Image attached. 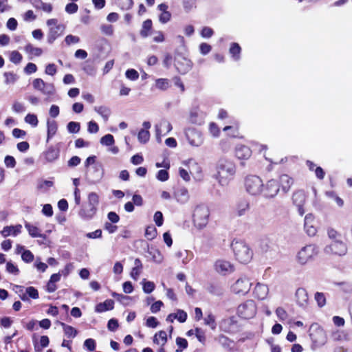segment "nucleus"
I'll return each instance as SVG.
<instances>
[{
    "instance_id": "9b49d317",
    "label": "nucleus",
    "mask_w": 352,
    "mask_h": 352,
    "mask_svg": "<svg viewBox=\"0 0 352 352\" xmlns=\"http://www.w3.org/2000/svg\"><path fill=\"white\" fill-rule=\"evenodd\" d=\"M214 267L218 274L223 276L231 274L234 271V265L230 261L223 258L217 260Z\"/></svg>"
},
{
    "instance_id": "3c124183",
    "label": "nucleus",
    "mask_w": 352,
    "mask_h": 352,
    "mask_svg": "<svg viewBox=\"0 0 352 352\" xmlns=\"http://www.w3.org/2000/svg\"><path fill=\"white\" fill-rule=\"evenodd\" d=\"M6 85L14 84L18 79V76L13 72H5L3 74Z\"/></svg>"
},
{
    "instance_id": "338daca9",
    "label": "nucleus",
    "mask_w": 352,
    "mask_h": 352,
    "mask_svg": "<svg viewBox=\"0 0 352 352\" xmlns=\"http://www.w3.org/2000/svg\"><path fill=\"white\" fill-rule=\"evenodd\" d=\"M21 258L25 263H31L34 260V254L30 250L23 251Z\"/></svg>"
},
{
    "instance_id": "20e7f679",
    "label": "nucleus",
    "mask_w": 352,
    "mask_h": 352,
    "mask_svg": "<svg viewBox=\"0 0 352 352\" xmlns=\"http://www.w3.org/2000/svg\"><path fill=\"white\" fill-rule=\"evenodd\" d=\"M263 183L262 179L256 175L248 176L245 180V188L246 192L252 196L262 194Z\"/></svg>"
},
{
    "instance_id": "1a4fd4ad",
    "label": "nucleus",
    "mask_w": 352,
    "mask_h": 352,
    "mask_svg": "<svg viewBox=\"0 0 352 352\" xmlns=\"http://www.w3.org/2000/svg\"><path fill=\"white\" fill-rule=\"evenodd\" d=\"M280 191L279 182L277 179H272L263 184L262 194L267 199L275 197Z\"/></svg>"
},
{
    "instance_id": "09e8293b",
    "label": "nucleus",
    "mask_w": 352,
    "mask_h": 352,
    "mask_svg": "<svg viewBox=\"0 0 352 352\" xmlns=\"http://www.w3.org/2000/svg\"><path fill=\"white\" fill-rule=\"evenodd\" d=\"M157 229L153 226H148L145 230V236L148 240H153L157 236Z\"/></svg>"
},
{
    "instance_id": "bb28decb",
    "label": "nucleus",
    "mask_w": 352,
    "mask_h": 352,
    "mask_svg": "<svg viewBox=\"0 0 352 352\" xmlns=\"http://www.w3.org/2000/svg\"><path fill=\"white\" fill-rule=\"evenodd\" d=\"M235 155L239 160H247L251 156L252 151L246 146H239L236 148Z\"/></svg>"
},
{
    "instance_id": "79ce46f5",
    "label": "nucleus",
    "mask_w": 352,
    "mask_h": 352,
    "mask_svg": "<svg viewBox=\"0 0 352 352\" xmlns=\"http://www.w3.org/2000/svg\"><path fill=\"white\" fill-rule=\"evenodd\" d=\"M143 292L146 294H151L154 291L155 285L153 282L143 279L142 283Z\"/></svg>"
},
{
    "instance_id": "ea45409f",
    "label": "nucleus",
    "mask_w": 352,
    "mask_h": 352,
    "mask_svg": "<svg viewBox=\"0 0 352 352\" xmlns=\"http://www.w3.org/2000/svg\"><path fill=\"white\" fill-rule=\"evenodd\" d=\"M152 28V21L147 19L142 23V30L140 31V35L142 37H147L149 35V32Z\"/></svg>"
},
{
    "instance_id": "13d9d810",
    "label": "nucleus",
    "mask_w": 352,
    "mask_h": 352,
    "mask_svg": "<svg viewBox=\"0 0 352 352\" xmlns=\"http://www.w3.org/2000/svg\"><path fill=\"white\" fill-rule=\"evenodd\" d=\"M156 178L160 182H166L169 178V174L168 170L162 169L160 170L156 174Z\"/></svg>"
},
{
    "instance_id": "58836bf2",
    "label": "nucleus",
    "mask_w": 352,
    "mask_h": 352,
    "mask_svg": "<svg viewBox=\"0 0 352 352\" xmlns=\"http://www.w3.org/2000/svg\"><path fill=\"white\" fill-rule=\"evenodd\" d=\"M87 204L97 208L99 204V195L95 192L89 193L87 196Z\"/></svg>"
},
{
    "instance_id": "ddd939ff",
    "label": "nucleus",
    "mask_w": 352,
    "mask_h": 352,
    "mask_svg": "<svg viewBox=\"0 0 352 352\" xmlns=\"http://www.w3.org/2000/svg\"><path fill=\"white\" fill-rule=\"evenodd\" d=\"M156 138L158 142H162V138L171 131L173 126L171 123L166 120H160L155 125Z\"/></svg>"
},
{
    "instance_id": "8fccbe9b",
    "label": "nucleus",
    "mask_w": 352,
    "mask_h": 352,
    "mask_svg": "<svg viewBox=\"0 0 352 352\" xmlns=\"http://www.w3.org/2000/svg\"><path fill=\"white\" fill-rule=\"evenodd\" d=\"M155 87L160 90H166L169 87V80L166 78H158L155 80Z\"/></svg>"
},
{
    "instance_id": "7ed1b4c3",
    "label": "nucleus",
    "mask_w": 352,
    "mask_h": 352,
    "mask_svg": "<svg viewBox=\"0 0 352 352\" xmlns=\"http://www.w3.org/2000/svg\"><path fill=\"white\" fill-rule=\"evenodd\" d=\"M235 259L242 264L249 263L253 258L254 252L248 244L243 241H234L232 244Z\"/></svg>"
},
{
    "instance_id": "5701e85b",
    "label": "nucleus",
    "mask_w": 352,
    "mask_h": 352,
    "mask_svg": "<svg viewBox=\"0 0 352 352\" xmlns=\"http://www.w3.org/2000/svg\"><path fill=\"white\" fill-rule=\"evenodd\" d=\"M104 169L100 165H96L93 167V170L90 173L91 182L97 184L100 182L104 177Z\"/></svg>"
},
{
    "instance_id": "6ab92c4d",
    "label": "nucleus",
    "mask_w": 352,
    "mask_h": 352,
    "mask_svg": "<svg viewBox=\"0 0 352 352\" xmlns=\"http://www.w3.org/2000/svg\"><path fill=\"white\" fill-rule=\"evenodd\" d=\"M296 303L302 307H306L309 303V297L307 291L303 288H298L295 294Z\"/></svg>"
},
{
    "instance_id": "6e6552de",
    "label": "nucleus",
    "mask_w": 352,
    "mask_h": 352,
    "mask_svg": "<svg viewBox=\"0 0 352 352\" xmlns=\"http://www.w3.org/2000/svg\"><path fill=\"white\" fill-rule=\"evenodd\" d=\"M32 86L34 89L39 91L47 96H51L55 94L56 89L53 83L44 82L41 78H35L32 81Z\"/></svg>"
},
{
    "instance_id": "0e129e2a",
    "label": "nucleus",
    "mask_w": 352,
    "mask_h": 352,
    "mask_svg": "<svg viewBox=\"0 0 352 352\" xmlns=\"http://www.w3.org/2000/svg\"><path fill=\"white\" fill-rule=\"evenodd\" d=\"M6 271L14 275H18L19 273V270L16 265H15L12 262H8L6 263Z\"/></svg>"
},
{
    "instance_id": "393cba45",
    "label": "nucleus",
    "mask_w": 352,
    "mask_h": 352,
    "mask_svg": "<svg viewBox=\"0 0 352 352\" xmlns=\"http://www.w3.org/2000/svg\"><path fill=\"white\" fill-rule=\"evenodd\" d=\"M177 320L179 322H184L187 319V314L182 309H177L176 313L170 314L166 317V321L173 322L174 320Z\"/></svg>"
},
{
    "instance_id": "f704fd0d",
    "label": "nucleus",
    "mask_w": 352,
    "mask_h": 352,
    "mask_svg": "<svg viewBox=\"0 0 352 352\" xmlns=\"http://www.w3.org/2000/svg\"><path fill=\"white\" fill-rule=\"evenodd\" d=\"M249 203L247 201H240L236 206V212L239 216H242L249 210Z\"/></svg>"
},
{
    "instance_id": "72a5a7b5",
    "label": "nucleus",
    "mask_w": 352,
    "mask_h": 352,
    "mask_svg": "<svg viewBox=\"0 0 352 352\" xmlns=\"http://www.w3.org/2000/svg\"><path fill=\"white\" fill-rule=\"evenodd\" d=\"M176 256L182 259L183 264H186L192 259L193 254L190 251L182 250L177 252Z\"/></svg>"
},
{
    "instance_id": "cd10ccee",
    "label": "nucleus",
    "mask_w": 352,
    "mask_h": 352,
    "mask_svg": "<svg viewBox=\"0 0 352 352\" xmlns=\"http://www.w3.org/2000/svg\"><path fill=\"white\" fill-rule=\"evenodd\" d=\"M58 130L57 122L54 120H47V142H48L56 133Z\"/></svg>"
},
{
    "instance_id": "9d476101",
    "label": "nucleus",
    "mask_w": 352,
    "mask_h": 352,
    "mask_svg": "<svg viewBox=\"0 0 352 352\" xmlns=\"http://www.w3.org/2000/svg\"><path fill=\"white\" fill-rule=\"evenodd\" d=\"M252 283L246 278H239L231 287L232 292L236 295H245L250 289Z\"/></svg>"
},
{
    "instance_id": "c85d7f7f",
    "label": "nucleus",
    "mask_w": 352,
    "mask_h": 352,
    "mask_svg": "<svg viewBox=\"0 0 352 352\" xmlns=\"http://www.w3.org/2000/svg\"><path fill=\"white\" fill-rule=\"evenodd\" d=\"M114 307V302L113 300L107 299L103 302L98 304L95 307V311L98 313L104 312L112 310Z\"/></svg>"
},
{
    "instance_id": "680f3d73",
    "label": "nucleus",
    "mask_w": 352,
    "mask_h": 352,
    "mask_svg": "<svg viewBox=\"0 0 352 352\" xmlns=\"http://www.w3.org/2000/svg\"><path fill=\"white\" fill-rule=\"evenodd\" d=\"M315 300L320 307L324 306L326 304V297L323 293L316 292L315 294Z\"/></svg>"
},
{
    "instance_id": "f3484780",
    "label": "nucleus",
    "mask_w": 352,
    "mask_h": 352,
    "mask_svg": "<svg viewBox=\"0 0 352 352\" xmlns=\"http://www.w3.org/2000/svg\"><path fill=\"white\" fill-rule=\"evenodd\" d=\"M22 229L23 227L21 224L6 226L0 231V235L4 238L8 236L16 237L21 233Z\"/></svg>"
},
{
    "instance_id": "e2e57ef3",
    "label": "nucleus",
    "mask_w": 352,
    "mask_h": 352,
    "mask_svg": "<svg viewBox=\"0 0 352 352\" xmlns=\"http://www.w3.org/2000/svg\"><path fill=\"white\" fill-rule=\"evenodd\" d=\"M126 77L131 80H136L139 78L138 72L134 69L126 70L125 73Z\"/></svg>"
},
{
    "instance_id": "603ef678",
    "label": "nucleus",
    "mask_w": 352,
    "mask_h": 352,
    "mask_svg": "<svg viewBox=\"0 0 352 352\" xmlns=\"http://www.w3.org/2000/svg\"><path fill=\"white\" fill-rule=\"evenodd\" d=\"M23 56L17 51L14 50L10 53V60L14 64H19L22 61Z\"/></svg>"
},
{
    "instance_id": "5fc2aeb1",
    "label": "nucleus",
    "mask_w": 352,
    "mask_h": 352,
    "mask_svg": "<svg viewBox=\"0 0 352 352\" xmlns=\"http://www.w3.org/2000/svg\"><path fill=\"white\" fill-rule=\"evenodd\" d=\"M241 52V47L238 43H234L231 45L230 48V53L236 60L239 59V54Z\"/></svg>"
},
{
    "instance_id": "aec40b11",
    "label": "nucleus",
    "mask_w": 352,
    "mask_h": 352,
    "mask_svg": "<svg viewBox=\"0 0 352 352\" xmlns=\"http://www.w3.org/2000/svg\"><path fill=\"white\" fill-rule=\"evenodd\" d=\"M305 230L309 236H314L317 232L314 218L311 214H308L305 217Z\"/></svg>"
},
{
    "instance_id": "4468645a",
    "label": "nucleus",
    "mask_w": 352,
    "mask_h": 352,
    "mask_svg": "<svg viewBox=\"0 0 352 352\" xmlns=\"http://www.w3.org/2000/svg\"><path fill=\"white\" fill-rule=\"evenodd\" d=\"M310 337L312 341L317 345H323L327 341V336L324 331L319 327H311Z\"/></svg>"
},
{
    "instance_id": "a18cd8bd",
    "label": "nucleus",
    "mask_w": 352,
    "mask_h": 352,
    "mask_svg": "<svg viewBox=\"0 0 352 352\" xmlns=\"http://www.w3.org/2000/svg\"><path fill=\"white\" fill-rule=\"evenodd\" d=\"M224 131H230L229 135L232 137H236L239 134V124L236 122H234L233 125L226 126L223 128Z\"/></svg>"
},
{
    "instance_id": "774afa93",
    "label": "nucleus",
    "mask_w": 352,
    "mask_h": 352,
    "mask_svg": "<svg viewBox=\"0 0 352 352\" xmlns=\"http://www.w3.org/2000/svg\"><path fill=\"white\" fill-rule=\"evenodd\" d=\"M204 323L206 325L210 327L212 329L216 327L214 318L212 315L209 314L204 318Z\"/></svg>"
},
{
    "instance_id": "49530a36",
    "label": "nucleus",
    "mask_w": 352,
    "mask_h": 352,
    "mask_svg": "<svg viewBox=\"0 0 352 352\" xmlns=\"http://www.w3.org/2000/svg\"><path fill=\"white\" fill-rule=\"evenodd\" d=\"M94 110L100 115L105 120H107L110 116V110L106 107H96Z\"/></svg>"
},
{
    "instance_id": "423d86ee",
    "label": "nucleus",
    "mask_w": 352,
    "mask_h": 352,
    "mask_svg": "<svg viewBox=\"0 0 352 352\" xmlns=\"http://www.w3.org/2000/svg\"><path fill=\"white\" fill-rule=\"evenodd\" d=\"M257 312L256 302L253 300H248L240 304L237 307L238 316L243 319L254 318Z\"/></svg>"
},
{
    "instance_id": "4be33fe9",
    "label": "nucleus",
    "mask_w": 352,
    "mask_h": 352,
    "mask_svg": "<svg viewBox=\"0 0 352 352\" xmlns=\"http://www.w3.org/2000/svg\"><path fill=\"white\" fill-rule=\"evenodd\" d=\"M96 212L97 208L87 204L86 205L82 206L78 212V214L84 219H90L96 214Z\"/></svg>"
},
{
    "instance_id": "f257e3e1",
    "label": "nucleus",
    "mask_w": 352,
    "mask_h": 352,
    "mask_svg": "<svg viewBox=\"0 0 352 352\" xmlns=\"http://www.w3.org/2000/svg\"><path fill=\"white\" fill-rule=\"evenodd\" d=\"M235 172L236 168L232 162L221 160L217 166L215 178L221 186H225L228 185L230 180L233 178Z\"/></svg>"
},
{
    "instance_id": "c9c22d12",
    "label": "nucleus",
    "mask_w": 352,
    "mask_h": 352,
    "mask_svg": "<svg viewBox=\"0 0 352 352\" xmlns=\"http://www.w3.org/2000/svg\"><path fill=\"white\" fill-rule=\"evenodd\" d=\"M112 296L115 298L118 302L122 304L124 306H128L131 304L132 298L128 296H124L121 294H118L116 292H113L111 294Z\"/></svg>"
},
{
    "instance_id": "4c0bfd02",
    "label": "nucleus",
    "mask_w": 352,
    "mask_h": 352,
    "mask_svg": "<svg viewBox=\"0 0 352 352\" xmlns=\"http://www.w3.org/2000/svg\"><path fill=\"white\" fill-rule=\"evenodd\" d=\"M292 199L296 206H303L305 201V195L302 191H296L294 193Z\"/></svg>"
},
{
    "instance_id": "2eb2a0df",
    "label": "nucleus",
    "mask_w": 352,
    "mask_h": 352,
    "mask_svg": "<svg viewBox=\"0 0 352 352\" xmlns=\"http://www.w3.org/2000/svg\"><path fill=\"white\" fill-rule=\"evenodd\" d=\"M16 292L19 294L22 300H27L28 296L33 299H37L39 297L38 290L34 287H28L25 288V292H23L24 287L22 286H16Z\"/></svg>"
},
{
    "instance_id": "39448f33",
    "label": "nucleus",
    "mask_w": 352,
    "mask_h": 352,
    "mask_svg": "<svg viewBox=\"0 0 352 352\" xmlns=\"http://www.w3.org/2000/svg\"><path fill=\"white\" fill-rule=\"evenodd\" d=\"M318 253V250L315 245H305L298 252L296 261L300 265H305L312 261Z\"/></svg>"
},
{
    "instance_id": "a19ab883",
    "label": "nucleus",
    "mask_w": 352,
    "mask_h": 352,
    "mask_svg": "<svg viewBox=\"0 0 352 352\" xmlns=\"http://www.w3.org/2000/svg\"><path fill=\"white\" fill-rule=\"evenodd\" d=\"M148 253L151 256L153 261L155 263H161L163 261V255L159 250L152 248L149 250Z\"/></svg>"
},
{
    "instance_id": "f03ea898",
    "label": "nucleus",
    "mask_w": 352,
    "mask_h": 352,
    "mask_svg": "<svg viewBox=\"0 0 352 352\" xmlns=\"http://www.w3.org/2000/svg\"><path fill=\"white\" fill-rule=\"evenodd\" d=\"M210 217V211L206 206H197L193 210L192 222L193 228L197 231H202L208 226Z\"/></svg>"
},
{
    "instance_id": "864d4df0",
    "label": "nucleus",
    "mask_w": 352,
    "mask_h": 352,
    "mask_svg": "<svg viewBox=\"0 0 352 352\" xmlns=\"http://www.w3.org/2000/svg\"><path fill=\"white\" fill-rule=\"evenodd\" d=\"M150 133L148 130L142 129L138 135V139L141 143H146L149 140Z\"/></svg>"
},
{
    "instance_id": "473e14b6",
    "label": "nucleus",
    "mask_w": 352,
    "mask_h": 352,
    "mask_svg": "<svg viewBox=\"0 0 352 352\" xmlns=\"http://www.w3.org/2000/svg\"><path fill=\"white\" fill-rule=\"evenodd\" d=\"M25 227L27 229L29 234L34 238L43 237L41 230L36 226L32 225L30 223H25Z\"/></svg>"
},
{
    "instance_id": "6e6d98bb",
    "label": "nucleus",
    "mask_w": 352,
    "mask_h": 352,
    "mask_svg": "<svg viewBox=\"0 0 352 352\" xmlns=\"http://www.w3.org/2000/svg\"><path fill=\"white\" fill-rule=\"evenodd\" d=\"M325 195L330 199L334 200L339 207H342L344 205L343 200L338 197L333 191H327Z\"/></svg>"
},
{
    "instance_id": "dca6fc26",
    "label": "nucleus",
    "mask_w": 352,
    "mask_h": 352,
    "mask_svg": "<svg viewBox=\"0 0 352 352\" xmlns=\"http://www.w3.org/2000/svg\"><path fill=\"white\" fill-rule=\"evenodd\" d=\"M326 251L327 252H331V253L338 256H343L346 254L347 252V248L346 244L343 242L340 241H335L326 248Z\"/></svg>"
},
{
    "instance_id": "f8f14e48",
    "label": "nucleus",
    "mask_w": 352,
    "mask_h": 352,
    "mask_svg": "<svg viewBox=\"0 0 352 352\" xmlns=\"http://www.w3.org/2000/svg\"><path fill=\"white\" fill-rule=\"evenodd\" d=\"M185 135L188 143L192 146H199L204 142L201 133L195 129H188Z\"/></svg>"
},
{
    "instance_id": "c756f323",
    "label": "nucleus",
    "mask_w": 352,
    "mask_h": 352,
    "mask_svg": "<svg viewBox=\"0 0 352 352\" xmlns=\"http://www.w3.org/2000/svg\"><path fill=\"white\" fill-rule=\"evenodd\" d=\"M135 266L131 269L130 276L134 280H138L142 271V264L139 258L134 261Z\"/></svg>"
},
{
    "instance_id": "c03bdc74",
    "label": "nucleus",
    "mask_w": 352,
    "mask_h": 352,
    "mask_svg": "<svg viewBox=\"0 0 352 352\" xmlns=\"http://www.w3.org/2000/svg\"><path fill=\"white\" fill-rule=\"evenodd\" d=\"M45 158L47 162H53L58 157V152L53 148H50L44 153Z\"/></svg>"
},
{
    "instance_id": "a211bd4d",
    "label": "nucleus",
    "mask_w": 352,
    "mask_h": 352,
    "mask_svg": "<svg viewBox=\"0 0 352 352\" xmlns=\"http://www.w3.org/2000/svg\"><path fill=\"white\" fill-rule=\"evenodd\" d=\"M269 294V288L267 285L258 283L253 289V295L258 300L265 299Z\"/></svg>"
},
{
    "instance_id": "e433bc0d",
    "label": "nucleus",
    "mask_w": 352,
    "mask_h": 352,
    "mask_svg": "<svg viewBox=\"0 0 352 352\" xmlns=\"http://www.w3.org/2000/svg\"><path fill=\"white\" fill-rule=\"evenodd\" d=\"M60 324L63 327L64 333L67 337L73 338L77 335V331L73 327L64 322H60Z\"/></svg>"
},
{
    "instance_id": "7c9ffc66",
    "label": "nucleus",
    "mask_w": 352,
    "mask_h": 352,
    "mask_svg": "<svg viewBox=\"0 0 352 352\" xmlns=\"http://www.w3.org/2000/svg\"><path fill=\"white\" fill-rule=\"evenodd\" d=\"M30 1L36 9L42 10L47 13H50L52 11V5L51 3H45L41 0H31Z\"/></svg>"
},
{
    "instance_id": "69168bd1",
    "label": "nucleus",
    "mask_w": 352,
    "mask_h": 352,
    "mask_svg": "<svg viewBox=\"0 0 352 352\" xmlns=\"http://www.w3.org/2000/svg\"><path fill=\"white\" fill-rule=\"evenodd\" d=\"M153 221L155 223L156 226L158 227H160L163 225L164 217L162 213L160 211H157L154 214Z\"/></svg>"
},
{
    "instance_id": "a878e982",
    "label": "nucleus",
    "mask_w": 352,
    "mask_h": 352,
    "mask_svg": "<svg viewBox=\"0 0 352 352\" xmlns=\"http://www.w3.org/2000/svg\"><path fill=\"white\" fill-rule=\"evenodd\" d=\"M24 50L28 54L29 59H32L34 57H38L43 54V50L41 48L34 47L30 43H28L25 46Z\"/></svg>"
},
{
    "instance_id": "4d7b16f0",
    "label": "nucleus",
    "mask_w": 352,
    "mask_h": 352,
    "mask_svg": "<svg viewBox=\"0 0 352 352\" xmlns=\"http://www.w3.org/2000/svg\"><path fill=\"white\" fill-rule=\"evenodd\" d=\"M275 312H276V316L280 321H284L288 318L287 312L286 311V310L284 308H283L281 307H278V308H276Z\"/></svg>"
},
{
    "instance_id": "0eeeda50",
    "label": "nucleus",
    "mask_w": 352,
    "mask_h": 352,
    "mask_svg": "<svg viewBox=\"0 0 352 352\" xmlns=\"http://www.w3.org/2000/svg\"><path fill=\"white\" fill-rule=\"evenodd\" d=\"M46 24L49 28L47 34V41L52 43L60 36L63 34L65 26L58 23L56 19H50L46 21Z\"/></svg>"
},
{
    "instance_id": "412c9836",
    "label": "nucleus",
    "mask_w": 352,
    "mask_h": 352,
    "mask_svg": "<svg viewBox=\"0 0 352 352\" xmlns=\"http://www.w3.org/2000/svg\"><path fill=\"white\" fill-rule=\"evenodd\" d=\"M277 180L279 182L280 188L285 192H287L294 184L293 178L287 174L281 175Z\"/></svg>"
},
{
    "instance_id": "37998d69",
    "label": "nucleus",
    "mask_w": 352,
    "mask_h": 352,
    "mask_svg": "<svg viewBox=\"0 0 352 352\" xmlns=\"http://www.w3.org/2000/svg\"><path fill=\"white\" fill-rule=\"evenodd\" d=\"M24 121L32 127H36L38 124L37 116L34 113H28L24 118Z\"/></svg>"
},
{
    "instance_id": "2f4dec72",
    "label": "nucleus",
    "mask_w": 352,
    "mask_h": 352,
    "mask_svg": "<svg viewBox=\"0 0 352 352\" xmlns=\"http://www.w3.org/2000/svg\"><path fill=\"white\" fill-rule=\"evenodd\" d=\"M167 342V334L164 331H160L156 333L153 336V343L164 346Z\"/></svg>"
},
{
    "instance_id": "b1692460",
    "label": "nucleus",
    "mask_w": 352,
    "mask_h": 352,
    "mask_svg": "<svg viewBox=\"0 0 352 352\" xmlns=\"http://www.w3.org/2000/svg\"><path fill=\"white\" fill-rule=\"evenodd\" d=\"M174 197L176 201L181 204L187 203L190 198L188 190L184 187L179 188L175 192Z\"/></svg>"
},
{
    "instance_id": "052dcab7",
    "label": "nucleus",
    "mask_w": 352,
    "mask_h": 352,
    "mask_svg": "<svg viewBox=\"0 0 352 352\" xmlns=\"http://www.w3.org/2000/svg\"><path fill=\"white\" fill-rule=\"evenodd\" d=\"M4 164L7 168H13L16 164V162L13 156L6 155L4 158Z\"/></svg>"
},
{
    "instance_id": "de8ad7c7",
    "label": "nucleus",
    "mask_w": 352,
    "mask_h": 352,
    "mask_svg": "<svg viewBox=\"0 0 352 352\" xmlns=\"http://www.w3.org/2000/svg\"><path fill=\"white\" fill-rule=\"evenodd\" d=\"M100 142L102 145L110 146L114 144L115 140L112 135L107 134L100 138Z\"/></svg>"
},
{
    "instance_id": "bf43d9fd",
    "label": "nucleus",
    "mask_w": 352,
    "mask_h": 352,
    "mask_svg": "<svg viewBox=\"0 0 352 352\" xmlns=\"http://www.w3.org/2000/svg\"><path fill=\"white\" fill-rule=\"evenodd\" d=\"M67 130L69 133H76L80 131V123L76 122H69L67 126Z\"/></svg>"
}]
</instances>
